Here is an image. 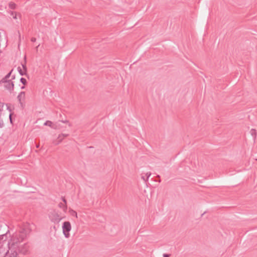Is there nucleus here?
I'll list each match as a JSON object with an SVG mask.
<instances>
[{
	"mask_svg": "<svg viewBox=\"0 0 257 257\" xmlns=\"http://www.w3.org/2000/svg\"><path fill=\"white\" fill-rule=\"evenodd\" d=\"M18 70L21 75L23 76L26 74L27 71L24 70L23 69H22V68L20 67H19L18 68Z\"/></svg>",
	"mask_w": 257,
	"mask_h": 257,
	"instance_id": "nucleus-14",
	"label": "nucleus"
},
{
	"mask_svg": "<svg viewBox=\"0 0 257 257\" xmlns=\"http://www.w3.org/2000/svg\"><path fill=\"white\" fill-rule=\"evenodd\" d=\"M25 88V87L23 86L21 87V89H24Z\"/></svg>",
	"mask_w": 257,
	"mask_h": 257,
	"instance_id": "nucleus-30",
	"label": "nucleus"
},
{
	"mask_svg": "<svg viewBox=\"0 0 257 257\" xmlns=\"http://www.w3.org/2000/svg\"><path fill=\"white\" fill-rule=\"evenodd\" d=\"M40 45H38V46L37 47V49L38 48V47H39Z\"/></svg>",
	"mask_w": 257,
	"mask_h": 257,
	"instance_id": "nucleus-32",
	"label": "nucleus"
},
{
	"mask_svg": "<svg viewBox=\"0 0 257 257\" xmlns=\"http://www.w3.org/2000/svg\"><path fill=\"white\" fill-rule=\"evenodd\" d=\"M250 134L254 138L256 137V131L254 129H251L250 130Z\"/></svg>",
	"mask_w": 257,
	"mask_h": 257,
	"instance_id": "nucleus-19",
	"label": "nucleus"
},
{
	"mask_svg": "<svg viewBox=\"0 0 257 257\" xmlns=\"http://www.w3.org/2000/svg\"><path fill=\"white\" fill-rule=\"evenodd\" d=\"M25 62L24 64H22V66L23 67V69L26 71H27V67H26V57L25 56Z\"/></svg>",
	"mask_w": 257,
	"mask_h": 257,
	"instance_id": "nucleus-17",
	"label": "nucleus"
},
{
	"mask_svg": "<svg viewBox=\"0 0 257 257\" xmlns=\"http://www.w3.org/2000/svg\"><path fill=\"white\" fill-rule=\"evenodd\" d=\"M30 232V225L28 223H26L23 225L20 228L19 233L16 235V238L15 240L19 241H22L27 236Z\"/></svg>",
	"mask_w": 257,
	"mask_h": 257,
	"instance_id": "nucleus-1",
	"label": "nucleus"
},
{
	"mask_svg": "<svg viewBox=\"0 0 257 257\" xmlns=\"http://www.w3.org/2000/svg\"><path fill=\"white\" fill-rule=\"evenodd\" d=\"M62 137L64 139L65 138L67 137L68 135V134H61Z\"/></svg>",
	"mask_w": 257,
	"mask_h": 257,
	"instance_id": "nucleus-22",
	"label": "nucleus"
},
{
	"mask_svg": "<svg viewBox=\"0 0 257 257\" xmlns=\"http://www.w3.org/2000/svg\"><path fill=\"white\" fill-rule=\"evenodd\" d=\"M5 87L9 90L10 91H12L14 89V84L13 82H11L10 80L6 81L5 82Z\"/></svg>",
	"mask_w": 257,
	"mask_h": 257,
	"instance_id": "nucleus-7",
	"label": "nucleus"
},
{
	"mask_svg": "<svg viewBox=\"0 0 257 257\" xmlns=\"http://www.w3.org/2000/svg\"><path fill=\"white\" fill-rule=\"evenodd\" d=\"M69 212H70V214L72 215V216H75L76 218H77V212L73 210V209H70L69 210Z\"/></svg>",
	"mask_w": 257,
	"mask_h": 257,
	"instance_id": "nucleus-16",
	"label": "nucleus"
},
{
	"mask_svg": "<svg viewBox=\"0 0 257 257\" xmlns=\"http://www.w3.org/2000/svg\"><path fill=\"white\" fill-rule=\"evenodd\" d=\"M11 117H12V114H10V119L11 121L12 122V118H11Z\"/></svg>",
	"mask_w": 257,
	"mask_h": 257,
	"instance_id": "nucleus-27",
	"label": "nucleus"
},
{
	"mask_svg": "<svg viewBox=\"0 0 257 257\" xmlns=\"http://www.w3.org/2000/svg\"><path fill=\"white\" fill-rule=\"evenodd\" d=\"M5 236L6 237V235L5 234H3V235H0V239H3L4 237Z\"/></svg>",
	"mask_w": 257,
	"mask_h": 257,
	"instance_id": "nucleus-26",
	"label": "nucleus"
},
{
	"mask_svg": "<svg viewBox=\"0 0 257 257\" xmlns=\"http://www.w3.org/2000/svg\"><path fill=\"white\" fill-rule=\"evenodd\" d=\"M6 242H4L3 243H0V255L3 254L5 255L3 257H6V247L4 246V243H6Z\"/></svg>",
	"mask_w": 257,
	"mask_h": 257,
	"instance_id": "nucleus-8",
	"label": "nucleus"
},
{
	"mask_svg": "<svg viewBox=\"0 0 257 257\" xmlns=\"http://www.w3.org/2000/svg\"><path fill=\"white\" fill-rule=\"evenodd\" d=\"M21 241H19L18 240H15V238H13L12 240V242H10V244H16L17 247V251H18V253H22L23 254H26L28 253L29 251V246L27 244L25 243L23 245H19V243Z\"/></svg>",
	"mask_w": 257,
	"mask_h": 257,
	"instance_id": "nucleus-2",
	"label": "nucleus"
},
{
	"mask_svg": "<svg viewBox=\"0 0 257 257\" xmlns=\"http://www.w3.org/2000/svg\"><path fill=\"white\" fill-rule=\"evenodd\" d=\"M44 125H48V126H49L50 127H51L52 128H56V127L55 126H54V125L53 124V123L52 121H50V120H47L46 121L45 123H44Z\"/></svg>",
	"mask_w": 257,
	"mask_h": 257,
	"instance_id": "nucleus-11",
	"label": "nucleus"
},
{
	"mask_svg": "<svg viewBox=\"0 0 257 257\" xmlns=\"http://www.w3.org/2000/svg\"><path fill=\"white\" fill-rule=\"evenodd\" d=\"M151 175V172H147L146 174H145V176L143 175V174H142V176H141V178L145 181V182H147L148 181V179L150 177V176Z\"/></svg>",
	"mask_w": 257,
	"mask_h": 257,
	"instance_id": "nucleus-9",
	"label": "nucleus"
},
{
	"mask_svg": "<svg viewBox=\"0 0 257 257\" xmlns=\"http://www.w3.org/2000/svg\"><path fill=\"white\" fill-rule=\"evenodd\" d=\"M9 7L11 9H15L16 8V5L13 3V2H11L10 4H9Z\"/></svg>",
	"mask_w": 257,
	"mask_h": 257,
	"instance_id": "nucleus-18",
	"label": "nucleus"
},
{
	"mask_svg": "<svg viewBox=\"0 0 257 257\" xmlns=\"http://www.w3.org/2000/svg\"><path fill=\"white\" fill-rule=\"evenodd\" d=\"M61 199H62V200L63 201V202H64L63 203H64V204H66H66H67V201H66V199L65 198V197H62V198H61Z\"/></svg>",
	"mask_w": 257,
	"mask_h": 257,
	"instance_id": "nucleus-21",
	"label": "nucleus"
},
{
	"mask_svg": "<svg viewBox=\"0 0 257 257\" xmlns=\"http://www.w3.org/2000/svg\"><path fill=\"white\" fill-rule=\"evenodd\" d=\"M63 122H64V123H67L68 122V120H65V121H62Z\"/></svg>",
	"mask_w": 257,
	"mask_h": 257,
	"instance_id": "nucleus-29",
	"label": "nucleus"
},
{
	"mask_svg": "<svg viewBox=\"0 0 257 257\" xmlns=\"http://www.w3.org/2000/svg\"><path fill=\"white\" fill-rule=\"evenodd\" d=\"M31 40L32 42H35L36 41V39L34 37H33L31 38Z\"/></svg>",
	"mask_w": 257,
	"mask_h": 257,
	"instance_id": "nucleus-24",
	"label": "nucleus"
},
{
	"mask_svg": "<svg viewBox=\"0 0 257 257\" xmlns=\"http://www.w3.org/2000/svg\"><path fill=\"white\" fill-rule=\"evenodd\" d=\"M58 142L54 143L56 145L60 144L62 141V140L64 139V138L62 137V136L60 134L58 136Z\"/></svg>",
	"mask_w": 257,
	"mask_h": 257,
	"instance_id": "nucleus-15",
	"label": "nucleus"
},
{
	"mask_svg": "<svg viewBox=\"0 0 257 257\" xmlns=\"http://www.w3.org/2000/svg\"><path fill=\"white\" fill-rule=\"evenodd\" d=\"M10 14H11V16H13V18L14 19H17V16H19V18H21V15L20 14H18L16 12H12V11H11L10 12Z\"/></svg>",
	"mask_w": 257,
	"mask_h": 257,
	"instance_id": "nucleus-12",
	"label": "nucleus"
},
{
	"mask_svg": "<svg viewBox=\"0 0 257 257\" xmlns=\"http://www.w3.org/2000/svg\"><path fill=\"white\" fill-rule=\"evenodd\" d=\"M59 207L62 208L64 212H66L67 209V205L64 204L63 203L60 202L58 204Z\"/></svg>",
	"mask_w": 257,
	"mask_h": 257,
	"instance_id": "nucleus-10",
	"label": "nucleus"
},
{
	"mask_svg": "<svg viewBox=\"0 0 257 257\" xmlns=\"http://www.w3.org/2000/svg\"><path fill=\"white\" fill-rule=\"evenodd\" d=\"M9 246V250L6 252V256L8 257H19L18 251H17V247L16 244H10V242L8 243Z\"/></svg>",
	"mask_w": 257,
	"mask_h": 257,
	"instance_id": "nucleus-3",
	"label": "nucleus"
},
{
	"mask_svg": "<svg viewBox=\"0 0 257 257\" xmlns=\"http://www.w3.org/2000/svg\"><path fill=\"white\" fill-rule=\"evenodd\" d=\"M18 34H19V43H20L21 40V36L20 33L19 31H18Z\"/></svg>",
	"mask_w": 257,
	"mask_h": 257,
	"instance_id": "nucleus-25",
	"label": "nucleus"
},
{
	"mask_svg": "<svg viewBox=\"0 0 257 257\" xmlns=\"http://www.w3.org/2000/svg\"><path fill=\"white\" fill-rule=\"evenodd\" d=\"M49 218L51 221L54 223H59L62 219L61 216L56 211H53L49 214Z\"/></svg>",
	"mask_w": 257,
	"mask_h": 257,
	"instance_id": "nucleus-4",
	"label": "nucleus"
},
{
	"mask_svg": "<svg viewBox=\"0 0 257 257\" xmlns=\"http://www.w3.org/2000/svg\"><path fill=\"white\" fill-rule=\"evenodd\" d=\"M20 81L21 83H22L24 85H26L27 83V80L25 78L22 77L20 79Z\"/></svg>",
	"mask_w": 257,
	"mask_h": 257,
	"instance_id": "nucleus-20",
	"label": "nucleus"
},
{
	"mask_svg": "<svg viewBox=\"0 0 257 257\" xmlns=\"http://www.w3.org/2000/svg\"><path fill=\"white\" fill-rule=\"evenodd\" d=\"M12 70L9 72L4 78L1 80L2 82L8 81V79L10 77Z\"/></svg>",
	"mask_w": 257,
	"mask_h": 257,
	"instance_id": "nucleus-13",
	"label": "nucleus"
},
{
	"mask_svg": "<svg viewBox=\"0 0 257 257\" xmlns=\"http://www.w3.org/2000/svg\"><path fill=\"white\" fill-rule=\"evenodd\" d=\"M63 232L66 238L70 236L69 231L71 229V225L69 221H65L62 225Z\"/></svg>",
	"mask_w": 257,
	"mask_h": 257,
	"instance_id": "nucleus-5",
	"label": "nucleus"
},
{
	"mask_svg": "<svg viewBox=\"0 0 257 257\" xmlns=\"http://www.w3.org/2000/svg\"><path fill=\"white\" fill-rule=\"evenodd\" d=\"M170 254L164 253L163 254V257H170Z\"/></svg>",
	"mask_w": 257,
	"mask_h": 257,
	"instance_id": "nucleus-23",
	"label": "nucleus"
},
{
	"mask_svg": "<svg viewBox=\"0 0 257 257\" xmlns=\"http://www.w3.org/2000/svg\"><path fill=\"white\" fill-rule=\"evenodd\" d=\"M39 146H40V145H39V144H37V145H36V148H38L39 147Z\"/></svg>",
	"mask_w": 257,
	"mask_h": 257,
	"instance_id": "nucleus-28",
	"label": "nucleus"
},
{
	"mask_svg": "<svg viewBox=\"0 0 257 257\" xmlns=\"http://www.w3.org/2000/svg\"><path fill=\"white\" fill-rule=\"evenodd\" d=\"M157 177H158V178H160V176H159V175H157Z\"/></svg>",
	"mask_w": 257,
	"mask_h": 257,
	"instance_id": "nucleus-31",
	"label": "nucleus"
},
{
	"mask_svg": "<svg viewBox=\"0 0 257 257\" xmlns=\"http://www.w3.org/2000/svg\"><path fill=\"white\" fill-rule=\"evenodd\" d=\"M18 99L22 107H24V102L25 99V92L24 91L21 92L18 97Z\"/></svg>",
	"mask_w": 257,
	"mask_h": 257,
	"instance_id": "nucleus-6",
	"label": "nucleus"
},
{
	"mask_svg": "<svg viewBox=\"0 0 257 257\" xmlns=\"http://www.w3.org/2000/svg\"><path fill=\"white\" fill-rule=\"evenodd\" d=\"M256 160H257V159H256Z\"/></svg>",
	"mask_w": 257,
	"mask_h": 257,
	"instance_id": "nucleus-33",
	"label": "nucleus"
}]
</instances>
